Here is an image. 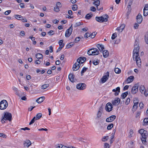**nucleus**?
Returning a JSON list of instances; mask_svg holds the SVG:
<instances>
[{
	"mask_svg": "<svg viewBox=\"0 0 148 148\" xmlns=\"http://www.w3.org/2000/svg\"><path fill=\"white\" fill-rule=\"evenodd\" d=\"M45 99V97H42L38 98L36 100V102L38 103H41Z\"/></svg>",
	"mask_w": 148,
	"mask_h": 148,
	"instance_id": "nucleus-20",
	"label": "nucleus"
},
{
	"mask_svg": "<svg viewBox=\"0 0 148 148\" xmlns=\"http://www.w3.org/2000/svg\"><path fill=\"white\" fill-rule=\"evenodd\" d=\"M134 77L133 76H131L129 77L126 80L127 83L132 82L134 80Z\"/></svg>",
	"mask_w": 148,
	"mask_h": 148,
	"instance_id": "nucleus-21",
	"label": "nucleus"
},
{
	"mask_svg": "<svg viewBox=\"0 0 148 148\" xmlns=\"http://www.w3.org/2000/svg\"><path fill=\"white\" fill-rule=\"evenodd\" d=\"M80 64L79 63V62H76L73 65V70L74 71H76L78 70L80 66Z\"/></svg>",
	"mask_w": 148,
	"mask_h": 148,
	"instance_id": "nucleus-13",
	"label": "nucleus"
},
{
	"mask_svg": "<svg viewBox=\"0 0 148 148\" xmlns=\"http://www.w3.org/2000/svg\"><path fill=\"white\" fill-rule=\"evenodd\" d=\"M73 31L72 25L68 29L66 32L65 36L66 37H69L72 34Z\"/></svg>",
	"mask_w": 148,
	"mask_h": 148,
	"instance_id": "nucleus-8",
	"label": "nucleus"
},
{
	"mask_svg": "<svg viewBox=\"0 0 148 148\" xmlns=\"http://www.w3.org/2000/svg\"><path fill=\"white\" fill-rule=\"evenodd\" d=\"M86 85L83 83H80L78 84L76 86L77 88L80 90H83L85 89Z\"/></svg>",
	"mask_w": 148,
	"mask_h": 148,
	"instance_id": "nucleus-9",
	"label": "nucleus"
},
{
	"mask_svg": "<svg viewBox=\"0 0 148 148\" xmlns=\"http://www.w3.org/2000/svg\"><path fill=\"white\" fill-rule=\"evenodd\" d=\"M96 34V33L95 32H93L92 34L90 33V37L92 38H94L95 37Z\"/></svg>",
	"mask_w": 148,
	"mask_h": 148,
	"instance_id": "nucleus-47",
	"label": "nucleus"
},
{
	"mask_svg": "<svg viewBox=\"0 0 148 148\" xmlns=\"http://www.w3.org/2000/svg\"><path fill=\"white\" fill-rule=\"evenodd\" d=\"M116 118V116L115 115H112L106 119V121L107 122H111L113 121Z\"/></svg>",
	"mask_w": 148,
	"mask_h": 148,
	"instance_id": "nucleus-16",
	"label": "nucleus"
},
{
	"mask_svg": "<svg viewBox=\"0 0 148 148\" xmlns=\"http://www.w3.org/2000/svg\"><path fill=\"white\" fill-rule=\"evenodd\" d=\"M101 109L99 108V110L98 113L97 114V117L98 118H99L101 116L102 113L100 111Z\"/></svg>",
	"mask_w": 148,
	"mask_h": 148,
	"instance_id": "nucleus-37",
	"label": "nucleus"
},
{
	"mask_svg": "<svg viewBox=\"0 0 148 148\" xmlns=\"http://www.w3.org/2000/svg\"><path fill=\"white\" fill-rule=\"evenodd\" d=\"M91 51L92 50H91V49H90L88 51L87 53H88V54L89 55H93L92 53V51Z\"/></svg>",
	"mask_w": 148,
	"mask_h": 148,
	"instance_id": "nucleus-61",
	"label": "nucleus"
},
{
	"mask_svg": "<svg viewBox=\"0 0 148 148\" xmlns=\"http://www.w3.org/2000/svg\"><path fill=\"white\" fill-rule=\"evenodd\" d=\"M36 57L38 59H40L43 58V56L40 53H37L36 55Z\"/></svg>",
	"mask_w": 148,
	"mask_h": 148,
	"instance_id": "nucleus-30",
	"label": "nucleus"
},
{
	"mask_svg": "<svg viewBox=\"0 0 148 148\" xmlns=\"http://www.w3.org/2000/svg\"><path fill=\"white\" fill-rule=\"evenodd\" d=\"M90 33L87 32L85 33L84 35V37L86 38H87L89 37H90Z\"/></svg>",
	"mask_w": 148,
	"mask_h": 148,
	"instance_id": "nucleus-40",
	"label": "nucleus"
},
{
	"mask_svg": "<svg viewBox=\"0 0 148 148\" xmlns=\"http://www.w3.org/2000/svg\"><path fill=\"white\" fill-rule=\"evenodd\" d=\"M112 91L115 92L114 93L115 96L118 95L120 92V88L119 87H117L116 89H113Z\"/></svg>",
	"mask_w": 148,
	"mask_h": 148,
	"instance_id": "nucleus-19",
	"label": "nucleus"
},
{
	"mask_svg": "<svg viewBox=\"0 0 148 148\" xmlns=\"http://www.w3.org/2000/svg\"><path fill=\"white\" fill-rule=\"evenodd\" d=\"M105 16L106 17L105 18H104L102 16H96L95 19L97 21L99 22H107L108 21V18L109 17L108 15L107 14H106Z\"/></svg>",
	"mask_w": 148,
	"mask_h": 148,
	"instance_id": "nucleus-3",
	"label": "nucleus"
},
{
	"mask_svg": "<svg viewBox=\"0 0 148 148\" xmlns=\"http://www.w3.org/2000/svg\"><path fill=\"white\" fill-rule=\"evenodd\" d=\"M112 105L111 103L108 102L106 104V111L110 112L112 110Z\"/></svg>",
	"mask_w": 148,
	"mask_h": 148,
	"instance_id": "nucleus-10",
	"label": "nucleus"
},
{
	"mask_svg": "<svg viewBox=\"0 0 148 148\" xmlns=\"http://www.w3.org/2000/svg\"><path fill=\"white\" fill-rule=\"evenodd\" d=\"M0 137H2L4 138H6V135L4 134L0 133Z\"/></svg>",
	"mask_w": 148,
	"mask_h": 148,
	"instance_id": "nucleus-62",
	"label": "nucleus"
},
{
	"mask_svg": "<svg viewBox=\"0 0 148 148\" xmlns=\"http://www.w3.org/2000/svg\"><path fill=\"white\" fill-rule=\"evenodd\" d=\"M49 86V84H45L42 86L41 88L42 89H45Z\"/></svg>",
	"mask_w": 148,
	"mask_h": 148,
	"instance_id": "nucleus-35",
	"label": "nucleus"
},
{
	"mask_svg": "<svg viewBox=\"0 0 148 148\" xmlns=\"http://www.w3.org/2000/svg\"><path fill=\"white\" fill-rule=\"evenodd\" d=\"M87 69H88V68H86L85 67H84L83 68V69L81 72V76H82L83 75V74L87 70Z\"/></svg>",
	"mask_w": 148,
	"mask_h": 148,
	"instance_id": "nucleus-38",
	"label": "nucleus"
},
{
	"mask_svg": "<svg viewBox=\"0 0 148 148\" xmlns=\"http://www.w3.org/2000/svg\"><path fill=\"white\" fill-rule=\"evenodd\" d=\"M92 51L93 55H96L99 54V51L95 48H94L91 49Z\"/></svg>",
	"mask_w": 148,
	"mask_h": 148,
	"instance_id": "nucleus-18",
	"label": "nucleus"
},
{
	"mask_svg": "<svg viewBox=\"0 0 148 148\" xmlns=\"http://www.w3.org/2000/svg\"><path fill=\"white\" fill-rule=\"evenodd\" d=\"M11 12V10H8L4 12V14L5 15H7L9 14Z\"/></svg>",
	"mask_w": 148,
	"mask_h": 148,
	"instance_id": "nucleus-56",
	"label": "nucleus"
},
{
	"mask_svg": "<svg viewBox=\"0 0 148 148\" xmlns=\"http://www.w3.org/2000/svg\"><path fill=\"white\" fill-rule=\"evenodd\" d=\"M81 39V38L79 37H77L75 38V42L76 43L80 41Z\"/></svg>",
	"mask_w": 148,
	"mask_h": 148,
	"instance_id": "nucleus-48",
	"label": "nucleus"
},
{
	"mask_svg": "<svg viewBox=\"0 0 148 148\" xmlns=\"http://www.w3.org/2000/svg\"><path fill=\"white\" fill-rule=\"evenodd\" d=\"M59 6H56L54 8V11L55 12H58L60 11L59 8Z\"/></svg>",
	"mask_w": 148,
	"mask_h": 148,
	"instance_id": "nucleus-54",
	"label": "nucleus"
},
{
	"mask_svg": "<svg viewBox=\"0 0 148 148\" xmlns=\"http://www.w3.org/2000/svg\"><path fill=\"white\" fill-rule=\"evenodd\" d=\"M92 16V14L91 13L87 14L85 16V18L87 19H90Z\"/></svg>",
	"mask_w": 148,
	"mask_h": 148,
	"instance_id": "nucleus-29",
	"label": "nucleus"
},
{
	"mask_svg": "<svg viewBox=\"0 0 148 148\" xmlns=\"http://www.w3.org/2000/svg\"><path fill=\"white\" fill-rule=\"evenodd\" d=\"M139 106L140 108H142L143 107L144 104L142 102H141L140 103Z\"/></svg>",
	"mask_w": 148,
	"mask_h": 148,
	"instance_id": "nucleus-63",
	"label": "nucleus"
},
{
	"mask_svg": "<svg viewBox=\"0 0 148 148\" xmlns=\"http://www.w3.org/2000/svg\"><path fill=\"white\" fill-rule=\"evenodd\" d=\"M138 103V99L135 98L134 100V105L132 108V109L135 110L137 107V105Z\"/></svg>",
	"mask_w": 148,
	"mask_h": 148,
	"instance_id": "nucleus-14",
	"label": "nucleus"
},
{
	"mask_svg": "<svg viewBox=\"0 0 148 148\" xmlns=\"http://www.w3.org/2000/svg\"><path fill=\"white\" fill-rule=\"evenodd\" d=\"M114 71L115 73L117 74H119L121 72V69L117 68H115Z\"/></svg>",
	"mask_w": 148,
	"mask_h": 148,
	"instance_id": "nucleus-36",
	"label": "nucleus"
},
{
	"mask_svg": "<svg viewBox=\"0 0 148 148\" xmlns=\"http://www.w3.org/2000/svg\"><path fill=\"white\" fill-rule=\"evenodd\" d=\"M86 58L84 57H81L77 60V62H79L80 64H82L86 60Z\"/></svg>",
	"mask_w": 148,
	"mask_h": 148,
	"instance_id": "nucleus-15",
	"label": "nucleus"
},
{
	"mask_svg": "<svg viewBox=\"0 0 148 148\" xmlns=\"http://www.w3.org/2000/svg\"><path fill=\"white\" fill-rule=\"evenodd\" d=\"M71 43H69V44H68L66 46V48H71V47L72 46H73V44H71Z\"/></svg>",
	"mask_w": 148,
	"mask_h": 148,
	"instance_id": "nucleus-50",
	"label": "nucleus"
},
{
	"mask_svg": "<svg viewBox=\"0 0 148 148\" xmlns=\"http://www.w3.org/2000/svg\"><path fill=\"white\" fill-rule=\"evenodd\" d=\"M48 34L50 35H52L54 34V31L53 30H50L49 32H48Z\"/></svg>",
	"mask_w": 148,
	"mask_h": 148,
	"instance_id": "nucleus-55",
	"label": "nucleus"
},
{
	"mask_svg": "<svg viewBox=\"0 0 148 148\" xmlns=\"http://www.w3.org/2000/svg\"><path fill=\"white\" fill-rule=\"evenodd\" d=\"M13 89L15 91L16 94L17 95H18L19 97H21V96H20L19 93L18 92L17 89L15 87H14L13 88Z\"/></svg>",
	"mask_w": 148,
	"mask_h": 148,
	"instance_id": "nucleus-33",
	"label": "nucleus"
},
{
	"mask_svg": "<svg viewBox=\"0 0 148 148\" xmlns=\"http://www.w3.org/2000/svg\"><path fill=\"white\" fill-rule=\"evenodd\" d=\"M113 124L112 123L109 125L107 127V129L108 130H110L113 127Z\"/></svg>",
	"mask_w": 148,
	"mask_h": 148,
	"instance_id": "nucleus-45",
	"label": "nucleus"
},
{
	"mask_svg": "<svg viewBox=\"0 0 148 148\" xmlns=\"http://www.w3.org/2000/svg\"><path fill=\"white\" fill-rule=\"evenodd\" d=\"M100 4V1L99 0H96L93 3V4L96 6L97 9H98V6Z\"/></svg>",
	"mask_w": 148,
	"mask_h": 148,
	"instance_id": "nucleus-27",
	"label": "nucleus"
},
{
	"mask_svg": "<svg viewBox=\"0 0 148 148\" xmlns=\"http://www.w3.org/2000/svg\"><path fill=\"white\" fill-rule=\"evenodd\" d=\"M146 130H144L143 129H141L139 130L138 132L141 135L144 133V132H146Z\"/></svg>",
	"mask_w": 148,
	"mask_h": 148,
	"instance_id": "nucleus-43",
	"label": "nucleus"
},
{
	"mask_svg": "<svg viewBox=\"0 0 148 148\" xmlns=\"http://www.w3.org/2000/svg\"><path fill=\"white\" fill-rule=\"evenodd\" d=\"M90 10L93 12H95L96 11V9L94 7L92 6L90 7Z\"/></svg>",
	"mask_w": 148,
	"mask_h": 148,
	"instance_id": "nucleus-60",
	"label": "nucleus"
},
{
	"mask_svg": "<svg viewBox=\"0 0 148 148\" xmlns=\"http://www.w3.org/2000/svg\"><path fill=\"white\" fill-rule=\"evenodd\" d=\"M116 34L114 33L112 35V36L111 37V38L113 40L116 38Z\"/></svg>",
	"mask_w": 148,
	"mask_h": 148,
	"instance_id": "nucleus-58",
	"label": "nucleus"
},
{
	"mask_svg": "<svg viewBox=\"0 0 148 148\" xmlns=\"http://www.w3.org/2000/svg\"><path fill=\"white\" fill-rule=\"evenodd\" d=\"M36 117H34L32 119L31 121L29 122V125H31V124L33 123L35 120H36Z\"/></svg>",
	"mask_w": 148,
	"mask_h": 148,
	"instance_id": "nucleus-41",
	"label": "nucleus"
},
{
	"mask_svg": "<svg viewBox=\"0 0 148 148\" xmlns=\"http://www.w3.org/2000/svg\"><path fill=\"white\" fill-rule=\"evenodd\" d=\"M127 11L126 13V16L127 19L128 18L129 15L131 13V7H127Z\"/></svg>",
	"mask_w": 148,
	"mask_h": 148,
	"instance_id": "nucleus-24",
	"label": "nucleus"
},
{
	"mask_svg": "<svg viewBox=\"0 0 148 148\" xmlns=\"http://www.w3.org/2000/svg\"><path fill=\"white\" fill-rule=\"evenodd\" d=\"M97 60H95L93 61V63L94 65H96L99 64V60L98 61H97Z\"/></svg>",
	"mask_w": 148,
	"mask_h": 148,
	"instance_id": "nucleus-46",
	"label": "nucleus"
},
{
	"mask_svg": "<svg viewBox=\"0 0 148 148\" xmlns=\"http://www.w3.org/2000/svg\"><path fill=\"white\" fill-rule=\"evenodd\" d=\"M125 27V25H121L120 27H118L116 29V30L119 31H120V30L121 32H122L123 30Z\"/></svg>",
	"mask_w": 148,
	"mask_h": 148,
	"instance_id": "nucleus-28",
	"label": "nucleus"
},
{
	"mask_svg": "<svg viewBox=\"0 0 148 148\" xmlns=\"http://www.w3.org/2000/svg\"><path fill=\"white\" fill-rule=\"evenodd\" d=\"M108 136H106L103 137L102 138V140L103 142H105L106 141H107L108 140Z\"/></svg>",
	"mask_w": 148,
	"mask_h": 148,
	"instance_id": "nucleus-51",
	"label": "nucleus"
},
{
	"mask_svg": "<svg viewBox=\"0 0 148 148\" xmlns=\"http://www.w3.org/2000/svg\"><path fill=\"white\" fill-rule=\"evenodd\" d=\"M137 21L138 24H140L143 20L142 16L140 14H138L136 16Z\"/></svg>",
	"mask_w": 148,
	"mask_h": 148,
	"instance_id": "nucleus-17",
	"label": "nucleus"
},
{
	"mask_svg": "<svg viewBox=\"0 0 148 148\" xmlns=\"http://www.w3.org/2000/svg\"><path fill=\"white\" fill-rule=\"evenodd\" d=\"M139 25L137 23H135L134 25V28L135 29H137L138 28Z\"/></svg>",
	"mask_w": 148,
	"mask_h": 148,
	"instance_id": "nucleus-57",
	"label": "nucleus"
},
{
	"mask_svg": "<svg viewBox=\"0 0 148 148\" xmlns=\"http://www.w3.org/2000/svg\"><path fill=\"white\" fill-rule=\"evenodd\" d=\"M142 138L141 139V141L143 144L146 145L147 144L146 138L148 136V133L146 131V132H144L141 135Z\"/></svg>",
	"mask_w": 148,
	"mask_h": 148,
	"instance_id": "nucleus-6",
	"label": "nucleus"
},
{
	"mask_svg": "<svg viewBox=\"0 0 148 148\" xmlns=\"http://www.w3.org/2000/svg\"><path fill=\"white\" fill-rule=\"evenodd\" d=\"M14 17L17 19H19V18H22V16L21 15L16 14L14 15Z\"/></svg>",
	"mask_w": 148,
	"mask_h": 148,
	"instance_id": "nucleus-42",
	"label": "nucleus"
},
{
	"mask_svg": "<svg viewBox=\"0 0 148 148\" xmlns=\"http://www.w3.org/2000/svg\"><path fill=\"white\" fill-rule=\"evenodd\" d=\"M128 94V92H125L122 94L121 97L123 99H124L127 95Z\"/></svg>",
	"mask_w": 148,
	"mask_h": 148,
	"instance_id": "nucleus-32",
	"label": "nucleus"
},
{
	"mask_svg": "<svg viewBox=\"0 0 148 148\" xmlns=\"http://www.w3.org/2000/svg\"><path fill=\"white\" fill-rule=\"evenodd\" d=\"M77 5L76 4H75L73 5V6L72 8V9L73 10L75 11L77 10Z\"/></svg>",
	"mask_w": 148,
	"mask_h": 148,
	"instance_id": "nucleus-53",
	"label": "nucleus"
},
{
	"mask_svg": "<svg viewBox=\"0 0 148 148\" xmlns=\"http://www.w3.org/2000/svg\"><path fill=\"white\" fill-rule=\"evenodd\" d=\"M82 24H81L80 22H78L76 23L74 25V27H76L78 26H79L81 25H82Z\"/></svg>",
	"mask_w": 148,
	"mask_h": 148,
	"instance_id": "nucleus-52",
	"label": "nucleus"
},
{
	"mask_svg": "<svg viewBox=\"0 0 148 148\" xmlns=\"http://www.w3.org/2000/svg\"><path fill=\"white\" fill-rule=\"evenodd\" d=\"M12 119V115L11 113L6 112H4V116L1 120L2 123H5L7 120L10 121H11Z\"/></svg>",
	"mask_w": 148,
	"mask_h": 148,
	"instance_id": "nucleus-2",
	"label": "nucleus"
},
{
	"mask_svg": "<svg viewBox=\"0 0 148 148\" xmlns=\"http://www.w3.org/2000/svg\"><path fill=\"white\" fill-rule=\"evenodd\" d=\"M130 99L129 98H128L126 100V101L125 102V104L126 105H128L130 103Z\"/></svg>",
	"mask_w": 148,
	"mask_h": 148,
	"instance_id": "nucleus-59",
	"label": "nucleus"
},
{
	"mask_svg": "<svg viewBox=\"0 0 148 148\" xmlns=\"http://www.w3.org/2000/svg\"><path fill=\"white\" fill-rule=\"evenodd\" d=\"M148 123V118H145L144 119L143 124V125H146Z\"/></svg>",
	"mask_w": 148,
	"mask_h": 148,
	"instance_id": "nucleus-34",
	"label": "nucleus"
},
{
	"mask_svg": "<svg viewBox=\"0 0 148 148\" xmlns=\"http://www.w3.org/2000/svg\"><path fill=\"white\" fill-rule=\"evenodd\" d=\"M139 85V83H138L134 85L132 89L131 92L132 94H135L138 92V88Z\"/></svg>",
	"mask_w": 148,
	"mask_h": 148,
	"instance_id": "nucleus-7",
	"label": "nucleus"
},
{
	"mask_svg": "<svg viewBox=\"0 0 148 148\" xmlns=\"http://www.w3.org/2000/svg\"><path fill=\"white\" fill-rule=\"evenodd\" d=\"M145 40L147 44H148V35H146L145 36Z\"/></svg>",
	"mask_w": 148,
	"mask_h": 148,
	"instance_id": "nucleus-49",
	"label": "nucleus"
},
{
	"mask_svg": "<svg viewBox=\"0 0 148 148\" xmlns=\"http://www.w3.org/2000/svg\"><path fill=\"white\" fill-rule=\"evenodd\" d=\"M148 15V10H143V15L144 16H146Z\"/></svg>",
	"mask_w": 148,
	"mask_h": 148,
	"instance_id": "nucleus-44",
	"label": "nucleus"
},
{
	"mask_svg": "<svg viewBox=\"0 0 148 148\" xmlns=\"http://www.w3.org/2000/svg\"><path fill=\"white\" fill-rule=\"evenodd\" d=\"M139 90L141 93L145 95V96H147L148 95V88L146 90L143 86H141L139 88Z\"/></svg>",
	"mask_w": 148,
	"mask_h": 148,
	"instance_id": "nucleus-5",
	"label": "nucleus"
},
{
	"mask_svg": "<svg viewBox=\"0 0 148 148\" xmlns=\"http://www.w3.org/2000/svg\"><path fill=\"white\" fill-rule=\"evenodd\" d=\"M109 76V73L108 71L107 72L106 75H104L101 79V81L103 83L106 82L108 79Z\"/></svg>",
	"mask_w": 148,
	"mask_h": 148,
	"instance_id": "nucleus-11",
	"label": "nucleus"
},
{
	"mask_svg": "<svg viewBox=\"0 0 148 148\" xmlns=\"http://www.w3.org/2000/svg\"><path fill=\"white\" fill-rule=\"evenodd\" d=\"M102 53L103 56L104 58L107 57L109 55V52L107 50H104Z\"/></svg>",
	"mask_w": 148,
	"mask_h": 148,
	"instance_id": "nucleus-22",
	"label": "nucleus"
},
{
	"mask_svg": "<svg viewBox=\"0 0 148 148\" xmlns=\"http://www.w3.org/2000/svg\"><path fill=\"white\" fill-rule=\"evenodd\" d=\"M69 79L72 82H74V75L73 73H70L69 76Z\"/></svg>",
	"mask_w": 148,
	"mask_h": 148,
	"instance_id": "nucleus-23",
	"label": "nucleus"
},
{
	"mask_svg": "<svg viewBox=\"0 0 148 148\" xmlns=\"http://www.w3.org/2000/svg\"><path fill=\"white\" fill-rule=\"evenodd\" d=\"M63 40H59V44L60 46H63L64 47V44L63 43Z\"/></svg>",
	"mask_w": 148,
	"mask_h": 148,
	"instance_id": "nucleus-39",
	"label": "nucleus"
},
{
	"mask_svg": "<svg viewBox=\"0 0 148 148\" xmlns=\"http://www.w3.org/2000/svg\"><path fill=\"white\" fill-rule=\"evenodd\" d=\"M97 47L100 51H103L104 49V46L102 45L98 44L97 45Z\"/></svg>",
	"mask_w": 148,
	"mask_h": 148,
	"instance_id": "nucleus-25",
	"label": "nucleus"
},
{
	"mask_svg": "<svg viewBox=\"0 0 148 148\" xmlns=\"http://www.w3.org/2000/svg\"><path fill=\"white\" fill-rule=\"evenodd\" d=\"M8 106V103L5 100H3L0 103V109L1 110H4Z\"/></svg>",
	"mask_w": 148,
	"mask_h": 148,
	"instance_id": "nucleus-4",
	"label": "nucleus"
},
{
	"mask_svg": "<svg viewBox=\"0 0 148 148\" xmlns=\"http://www.w3.org/2000/svg\"><path fill=\"white\" fill-rule=\"evenodd\" d=\"M139 47L138 42H136L134 46V48L133 51V59L134 61H136L137 65L139 67L141 66V60L139 56Z\"/></svg>",
	"mask_w": 148,
	"mask_h": 148,
	"instance_id": "nucleus-1",
	"label": "nucleus"
},
{
	"mask_svg": "<svg viewBox=\"0 0 148 148\" xmlns=\"http://www.w3.org/2000/svg\"><path fill=\"white\" fill-rule=\"evenodd\" d=\"M42 116V114L41 113H38L36 114V120H38L40 119Z\"/></svg>",
	"mask_w": 148,
	"mask_h": 148,
	"instance_id": "nucleus-31",
	"label": "nucleus"
},
{
	"mask_svg": "<svg viewBox=\"0 0 148 148\" xmlns=\"http://www.w3.org/2000/svg\"><path fill=\"white\" fill-rule=\"evenodd\" d=\"M120 100L119 98L117 97L115 98L114 100L112 101V103L113 105L116 106L118 105L120 103Z\"/></svg>",
	"mask_w": 148,
	"mask_h": 148,
	"instance_id": "nucleus-12",
	"label": "nucleus"
},
{
	"mask_svg": "<svg viewBox=\"0 0 148 148\" xmlns=\"http://www.w3.org/2000/svg\"><path fill=\"white\" fill-rule=\"evenodd\" d=\"M31 144V142L29 140H26L24 143V145L25 146H27V147H28Z\"/></svg>",
	"mask_w": 148,
	"mask_h": 148,
	"instance_id": "nucleus-26",
	"label": "nucleus"
},
{
	"mask_svg": "<svg viewBox=\"0 0 148 148\" xmlns=\"http://www.w3.org/2000/svg\"><path fill=\"white\" fill-rule=\"evenodd\" d=\"M104 148H109V144L107 143H105Z\"/></svg>",
	"mask_w": 148,
	"mask_h": 148,
	"instance_id": "nucleus-64",
	"label": "nucleus"
}]
</instances>
